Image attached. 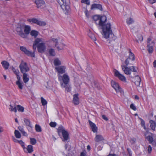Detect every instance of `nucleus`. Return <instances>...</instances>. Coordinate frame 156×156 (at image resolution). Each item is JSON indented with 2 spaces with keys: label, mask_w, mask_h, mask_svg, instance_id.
<instances>
[{
  "label": "nucleus",
  "mask_w": 156,
  "mask_h": 156,
  "mask_svg": "<svg viewBox=\"0 0 156 156\" xmlns=\"http://www.w3.org/2000/svg\"><path fill=\"white\" fill-rule=\"evenodd\" d=\"M93 18L96 24L101 27L102 34L104 37L106 39L110 38V42L115 41L116 37L112 33L111 23H105L107 21L106 16H101L99 15H95L93 16Z\"/></svg>",
  "instance_id": "1"
},
{
  "label": "nucleus",
  "mask_w": 156,
  "mask_h": 156,
  "mask_svg": "<svg viewBox=\"0 0 156 156\" xmlns=\"http://www.w3.org/2000/svg\"><path fill=\"white\" fill-rule=\"evenodd\" d=\"M128 51V55L124 61V64H122L121 65V67L125 74L130 75L132 72H136L137 70L135 66H128L133 65V62L135 60V56L130 49L129 48Z\"/></svg>",
  "instance_id": "2"
},
{
  "label": "nucleus",
  "mask_w": 156,
  "mask_h": 156,
  "mask_svg": "<svg viewBox=\"0 0 156 156\" xmlns=\"http://www.w3.org/2000/svg\"><path fill=\"white\" fill-rule=\"evenodd\" d=\"M57 132L59 135L62 133L63 137L62 140L63 141L68 142L69 141V134L62 125H60L58 127L57 129Z\"/></svg>",
  "instance_id": "3"
},
{
  "label": "nucleus",
  "mask_w": 156,
  "mask_h": 156,
  "mask_svg": "<svg viewBox=\"0 0 156 156\" xmlns=\"http://www.w3.org/2000/svg\"><path fill=\"white\" fill-rule=\"evenodd\" d=\"M58 3L66 14L69 13L70 9L69 6V0H56Z\"/></svg>",
  "instance_id": "4"
},
{
  "label": "nucleus",
  "mask_w": 156,
  "mask_h": 156,
  "mask_svg": "<svg viewBox=\"0 0 156 156\" xmlns=\"http://www.w3.org/2000/svg\"><path fill=\"white\" fill-rule=\"evenodd\" d=\"M58 77L61 86L68 85L70 82V77L67 73H65L62 75H58Z\"/></svg>",
  "instance_id": "5"
},
{
  "label": "nucleus",
  "mask_w": 156,
  "mask_h": 156,
  "mask_svg": "<svg viewBox=\"0 0 156 156\" xmlns=\"http://www.w3.org/2000/svg\"><path fill=\"white\" fill-rule=\"evenodd\" d=\"M27 21L31 23L36 24L40 26H44L46 24V23L45 22L39 20L38 19L34 18L28 19L27 20Z\"/></svg>",
  "instance_id": "6"
},
{
  "label": "nucleus",
  "mask_w": 156,
  "mask_h": 156,
  "mask_svg": "<svg viewBox=\"0 0 156 156\" xmlns=\"http://www.w3.org/2000/svg\"><path fill=\"white\" fill-rule=\"evenodd\" d=\"M112 87L115 90L116 93H123V91L122 89L120 87L118 83L112 80L111 82Z\"/></svg>",
  "instance_id": "7"
},
{
  "label": "nucleus",
  "mask_w": 156,
  "mask_h": 156,
  "mask_svg": "<svg viewBox=\"0 0 156 156\" xmlns=\"http://www.w3.org/2000/svg\"><path fill=\"white\" fill-rule=\"evenodd\" d=\"M114 75L118 78L121 81L125 83L127 82L126 77L124 75L121 74L117 70L115 69L113 70Z\"/></svg>",
  "instance_id": "8"
},
{
  "label": "nucleus",
  "mask_w": 156,
  "mask_h": 156,
  "mask_svg": "<svg viewBox=\"0 0 156 156\" xmlns=\"http://www.w3.org/2000/svg\"><path fill=\"white\" fill-rule=\"evenodd\" d=\"M20 50L24 52V53L27 55L29 57H35V52L27 50L26 48L23 46H20Z\"/></svg>",
  "instance_id": "9"
},
{
  "label": "nucleus",
  "mask_w": 156,
  "mask_h": 156,
  "mask_svg": "<svg viewBox=\"0 0 156 156\" xmlns=\"http://www.w3.org/2000/svg\"><path fill=\"white\" fill-rule=\"evenodd\" d=\"M20 70L22 73H27L30 70V68L28 67L27 63L22 61L20 64Z\"/></svg>",
  "instance_id": "10"
},
{
  "label": "nucleus",
  "mask_w": 156,
  "mask_h": 156,
  "mask_svg": "<svg viewBox=\"0 0 156 156\" xmlns=\"http://www.w3.org/2000/svg\"><path fill=\"white\" fill-rule=\"evenodd\" d=\"M43 41L39 43L37 45V49L38 52L40 53H42L45 51L46 50V46L45 43Z\"/></svg>",
  "instance_id": "11"
},
{
  "label": "nucleus",
  "mask_w": 156,
  "mask_h": 156,
  "mask_svg": "<svg viewBox=\"0 0 156 156\" xmlns=\"http://www.w3.org/2000/svg\"><path fill=\"white\" fill-rule=\"evenodd\" d=\"M145 138L148 141L150 144L153 145V143L154 141V139L153 138V134L148 132H145L144 133Z\"/></svg>",
  "instance_id": "12"
},
{
  "label": "nucleus",
  "mask_w": 156,
  "mask_h": 156,
  "mask_svg": "<svg viewBox=\"0 0 156 156\" xmlns=\"http://www.w3.org/2000/svg\"><path fill=\"white\" fill-rule=\"evenodd\" d=\"M66 67L64 66H58L55 68L56 72L58 73V75L66 73Z\"/></svg>",
  "instance_id": "13"
},
{
  "label": "nucleus",
  "mask_w": 156,
  "mask_h": 156,
  "mask_svg": "<svg viewBox=\"0 0 156 156\" xmlns=\"http://www.w3.org/2000/svg\"><path fill=\"white\" fill-rule=\"evenodd\" d=\"M90 9L92 10L97 9L101 11L103 10L102 5L100 4H97L96 3H94L91 5Z\"/></svg>",
  "instance_id": "14"
},
{
  "label": "nucleus",
  "mask_w": 156,
  "mask_h": 156,
  "mask_svg": "<svg viewBox=\"0 0 156 156\" xmlns=\"http://www.w3.org/2000/svg\"><path fill=\"white\" fill-rule=\"evenodd\" d=\"M34 2L38 8H41V7L45 4L44 0H34Z\"/></svg>",
  "instance_id": "15"
},
{
  "label": "nucleus",
  "mask_w": 156,
  "mask_h": 156,
  "mask_svg": "<svg viewBox=\"0 0 156 156\" xmlns=\"http://www.w3.org/2000/svg\"><path fill=\"white\" fill-rule=\"evenodd\" d=\"M79 94L78 93L74 94L73 95V103L75 105L79 104L80 101L79 98Z\"/></svg>",
  "instance_id": "16"
},
{
  "label": "nucleus",
  "mask_w": 156,
  "mask_h": 156,
  "mask_svg": "<svg viewBox=\"0 0 156 156\" xmlns=\"http://www.w3.org/2000/svg\"><path fill=\"white\" fill-rule=\"evenodd\" d=\"M12 70L17 76L18 80L16 82V84L20 88V77L19 75V70L18 69L16 70L13 67H12Z\"/></svg>",
  "instance_id": "17"
},
{
  "label": "nucleus",
  "mask_w": 156,
  "mask_h": 156,
  "mask_svg": "<svg viewBox=\"0 0 156 156\" xmlns=\"http://www.w3.org/2000/svg\"><path fill=\"white\" fill-rule=\"evenodd\" d=\"M43 41V39L42 38H36L34 40L33 45V48L34 50H35L37 47V44Z\"/></svg>",
  "instance_id": "18"
},
{
  "label": "nucleus",
  "mask_w": 156,
  "mask_h": 156,
  "mask_svg": "<svg viewBox=\"0 0 156 156\" xmlns=\"http://www.w3.org/2000/svg\"><path fill=\"white\" fill-rule=\"evenodd\" d=\"M89 122L92 131L94 133H97L98 128L96 125L90 120L89 121Z\"/></svg>",
  "instance_id": "19"
},
{
  "label": "nucleus",
  "mask_w": 156,
  "mask_h": 156,
  "mask_svg": "<svg viewBox=\"0 0 156 156\" xmlns=\"http://www.w3.org/2000/svg\"><path fill=\"white\" fill-rule=\"evenodd\" d=\"M94 140L96 142H99L103 141L105 139L104 137L101 135L96 134Z\"/></svg>",
  "instance_id": "20"
},
{
  "label": "nucleus",
  "mask_w": 156,
  "mask_h": 156,
  "mask_svg": "<svg viewBox=\"0 0 156 156\" xmlns=\"http://www.w3.org/2000/svg\"><path fill=\"white\" fill-rule=\"evenodd\" d=\"M33 151V146L31 145H28L24 150L25 152L29 153H32Z\"/></svg>",
  "instance_id": "21"
},
{
  "label": "nucleus",
  "mask_w": 156,
  "mask_h": 156,
  "mask_svg": "<svg viewBox=\"0 0 156 156\" xmlns=\"http://www.w3.org/2000/svg\"><path fill=\"white\" fill-rule=\"evenodd\" d=\"M135 84L137 86H139L141 80L140 77L139 76H135Z\"/></svg>",
  "instance_id": "22"
},
{
  "label": "nucleus",
  "mask_w": 156,
  "mask_h": 156,
  "mask_svg": "<svg viewBox=\"0 0 156 156\" xmlns=\"http://www.w3.org/2000/svg\"><path fill=\"white\" fill-rule=\"evenodd\" d=\"M23 80L25 83H27L29 80V75L27 73H23Z\"/></svg>",
  "instance_id": "23"
},
{
  "label": "nucleus",
  "mask_w": 156,
  "mask_h": 156,
  "mask_svg": "<svg viewBox=\"0 0 156 156\" xmlns=\"http://www.w3.org/2000/svg\"><path fill=\"white\" fill-rule=\"evenodd\" d=\"M23 121L26 125V126L28 129V128L30 129H32V126L30 124V122L29 119L24 118Z\"/></svg>",
  "instance_id": "24"
},
{
  "label": "nucleus",
  "mask_w": 156,
  "mask_h": 156,
  "mask_svg": "<svg viewBox=\"0 0 156 156\" xmlns=\"http://www.w3.org/2000/svg\"><path fill=\"white\" fill-rule=\"evenodd\" d=\"M149 122L150 123V127L152 130L155 131L156 126V123L153 120H150Z\"/></svg>",
  "instance_id": "25"
},
{
  "label": "nucleus",
  "mask_w": 156,
  "mask_h": 156,
  "mask_svg": "<svg viewBox=\"0 0 156 156\" xmlns=\"http://www.w3.org/2000/svg\"><path fill=\"white\" fill-rule=\"evenodd\" d=\"M9 109L10 111H13L15 112H16L17 110H18L19 111H20V105H17V107H16L15 106L13 107L12 106V105H10Z\"/></svg>",
  "instance_id": "26"
},
{
  "label": "nucleus",
  "mask_w": 156,
  "mask_h": 156,
  "mask_svg": "<svg viewBox=\"0 0 156 156\" xmlns=\"http://www.w3.org/2000/svg\"><path fill=\"white\" fill-rule=\"evenodd\" d=\"M3 67L5 69H8L9 66V63L6 61H4L1 62Z\"/></svg>",
  "instance_id": "27"
},
{
  "label": "nucleus",
  "mask_w": 156,
  "mask_h": 156,
  "mask_svg": "<svg viewBox=\"0 0 156 156\" xmlns=\"http://www.w3.org/2000/svg\"><path fill=\"white\" fill-rule=\"evenodd\" d=\"M31 30V28L29 25H25L24 27V31L26 34H28Z\"/></svg>",
  "instance_id": "28"
},
{
  "label": "nucleus",
  "mask_w": 156,
  "mask_h": 156,
  "mask_svg": "<svg viewBox=\"0 0 156 156\" xmlns=\"http://www.w3.org/2000/svg\"><path fill=\"white\" fill-rule=\"evenodd\" d=\"M61 87L65 88V91L67 92H70L71 90V87L70 85L69 84L68 85H65L63 86H61Z\"/></svg>",
  "instance_id": "29"
},
{
  "label": "nucleus",
  "mask_w": 156,
  "mask_h": 156,
  "mask_svg": "<svg viewBox=\"0 0 156 156\" xmlns=\"http://www.w3.org/2000/svg\"><path fill=\"white\" fill-rule=\"evenodd\" d=\"M147 45H150V46H154L155 44V42L154 41H152L150 37H149L147 40Z\"/></svg>",
  "instance_id": "30"
},
{
  "label": "nucleus",
  "mask_w": 156,
  "mask_h": 156,
  "mask_svg": "<svg viewBox=\"0 0 156 156\" xmlns=\"http://www.w3.org/2000/svg\"><path fill=\"white\" fill-rule=\"evenodd\" d=\"M39 32L37 30H32L30 32V35L34 38H36L38 35Z\"/></svg>",
  "instance_id": "31"
},
{
  "label": "nucleus",
  "mask_w": 156,
  "mask_h": 156,
  "mask_svg": "<svg viewBox=\"0 0 156 156\" xmlns=\"http://www.w3.org/2000/svg\"><path fill=\"white\" fill-rule=\"evenodd\" d=\"M51 41H52L54 42V43H55V46L57 47V48L58 50L59 51L61 49L59 48V47L57 46V45L58 44V40L57 39L52 38L51 39L49 40V42H50Z\"/></svg>",
  "instance_id": "32"
},
{
  "label": "nucleus",
  "mask_w": 156,
  "mask_h": 156,
  "mask_svg": "<svg viewBox=\"0 0 156 156\" xmlns=\"http://www.w3.org/2000/svg\"><path fill=\"white\" fill-rule=\"evenodd\" d=\"M54 63L55 66H60L61 64V61L58 58L54 60Z\"/></svg>",
  "instance_id": "33"
},
{
  "label": "nucleus",
  "mask_w": 156,
  "mask_h": 156,
  "mask_svg": "<svg viewBox=\"0 0 156 156\" xmlns=\"http://www.w3.org/2000/svg\"><path fill=\"white\" fill-rule=\"evenodd\" d=\"M50 56H55V50L53 48H51L48 50Z\"/></svg>",
  "instance_id": "34"
},
{
  "label": "nucleus",
  "mask_w": 156,
  "mask_h": 156,
  "mask_svg": "<svg viewBox=\"0 0 156 156\" xmlns=\"http://www.w3.org/2000/svg\"><path fill=\"white\" fill-rule=\"evenodd\" d=\"M126 22L127 24L129 25L133 23L134 22V20L133 18H127L126 20Z\"/></svg>",
  "instance_id": "35"
},
{
  "label": "nucleus",
  "mask_w": 156,
  "mask_h": 156,
  "mask_svg": "<svg viewBox=\"0 0 156 156\" xmlns=\"http://www.w3.org/2000/svg\"><path fill=\"white\" fill-rule=\"evenodd\" d=\"M153 46H150V45H147V50L148 53L149 54H151L152 53L153 51Z\"/></svg>",
  "instance_id": "36"
},
{
  "label": "nucleus",
  "mask_w": 156,
  "mask_h": 156,
  "mask_svg": "<svg viewBox=\"0 0 156 156\" xmlns=\"http://www.w3.org/2000/svg\"><path fill=\"white\" fill-rule=\"evenodd\" d=\"M41 102L43 106H45L47 104L48 102L43 97L41 98Z\"/></svg>",
  "instance_id": "37"
},
{
  "label": "nucleus",
  "mask_w": 156,
  "mask_h": 156,
  "mask_svg": "<svg viewBox=\"0 0 156 156\" xmlns=\"http://www.w3.org/2000/svg\"><path fill=\"white\" fill-rule=\"evenodd\" d=\"M139 119L140 120V124L141 126L143 127L146 130V128L145 126V123L144 121L141 118H139Z\"/></svg>",
  "instance_id": "38"
},
{
  "label": "nucleus",
  "mask_w": 156,
  "mask_h": 156,
  "mask_svg": "<svg viewBox=\"0 0 156 156\" xmlns=\"http://www.w3.org/2000/svg\"><path fill=\"white\" fill-rule=\"evenodd\" d=\"M35 129L36 131L37 132H41L42 131L41 126L38 124H36L35 126Z\"/></svg>",
  "instance_id": "39"
},
{
  "label": "nucleus",
  "mask_w": 156,
  "mask_h": 156,
  "mask_svg": "<svg viewBox=\"0 0 156 156\" xmlns=\"http://www.w3.org/2000/svg\"><path fill=\"white\" fill-rule=\"evenodd\" d=\"M128 140L132 144L135 143L136 140V138L133 137L130 138V139Z\"/></svg>",
  "instance_id": "40"
},
{
  "label": "nucleus",
  "mask_w": 156,
  "mask_h": 156,
  "mask_svg": "<svg viewBox=\"0 0 156 156\" xmlns=\"http://www.w3.org/2000/svg\"><path fill=\"white\" fill-rule=\"evenodd\" d=\"M36 140L34 138H30V143L32 145H35L36 143Z\"/></svg>",
  "instance_id": "41"
},
{
  "label": "nucleus",
  "mask_w": 156,
  "mask_h": 156,
  "mask_svg": "<svg viewBox=\"0 0 156 156\" xmlns=\"http://www.w3.org/2000/svg\"><path fill=\"white\" fill-rule=\"evenodd\" d=\"M88 35L89 37L94 41L96 40V38L94 36V35L93 34L90 33L88 34Z\"/></svg>",
  "instance_id": "42"
},
{
  "label": "nucleus",
  "mask_w": 156,
  "mask_h": 156,
  "mask_svg": "<svg viewBox=\"0 0 156 156\" xmlns=\"http://www.w3.org/2000/svg\"><path fill=\"white\" fill-rule=\"evenodd\" d=\"M15 136L17 138H20V132L19 131L15 130L14 132Z\"/></svg>",
  "instance_id": "43"
},
{
  "label": "nucleus",
  "mask_w": 156,
  "mask_h": 156,
  "mask_svg": "<svg viewBox=\"0 0 156 156\" xmlns=\"http://www.w3.org/2000/svg\"><path fill=\"white\" fill-rule=\"evenodd\" d=\"M20 132L22 135L23 136H27V133L23 129H20Z\"/></svg>",
  "instance_id": "44"
},
{
  "label": "nucleus",
  "mask_w": 156,
  "mask_h": 156,
  "mask_svg": "<svg viewBox=\"0 0 156 156\" xmlns=\"http://www.w3.org/2000/svg\"><path fill=\"white\" fill-rule=\"evenodd\" d=\"M49 125L51 127H55L56 126L57 124L55 122H50Z\"/></svg>",
  "instance_id": "45"
},
{
  "label": "nucleus",
  "mask_w": 156,
  "mask_h": 156,
  "mask_svg": "<svg viewBox=\"0 0 156 156\" xmlns=\"http://www.w3.org/2000/svg\"><path fill=\"white\" fill-rule=\"evenodd\" d=\"M130 106V108L134 111H136L137 109L136 107L132 103L131 104Z\"/></svg>",
  "instance_id": "46"
},
{
  "label": "nucleus",
  "mask_w": 156,
  "mask_h": 156,
  "mask_svg": "<svg viewBox=\"0 0 156 156\" xmlns=\"http://www.w3.org/2000/svg\"><path fill=\"white\" fill-rule=\"evenodd\" d=\"M81 2L82 3H85L88 5H89L90 4V2L88 1L87 0H82Z\"/></svg>",
  "instance_id": "47"
},
{
  "label": "nucleus",
  "mask_w": 156,
  "mask_h": 156,
  "mask_svg": "<svg viewBox=\"0 0 156 156\" xmlns=\"http://www.w3.org/2000/svg\"><path fill=\"white\" fill-rule=\"evenodd\" d=\"M152 151V147L150 145H149L147 147V151L149 154H151Z\"/></svg>",
  "instance_id": "48"
},
{
  "label": "nucleus",
  "mask_w": 156,
  "mask_h": 156,
  "mask_svg": "<svg viewBox=\"0 0 156 156\" xmlns=\"http://www.w3.org/2000/svg\"><path fill=\"white\" fill-rule=\"evenodd\" d=\"M20 144L21 145L22 147H23L24 151L25 150L26 147L25 146V144L21 140H20Z\"/></svg>",
  "instance_id": "49"
},
{
  "label": "nucleus",
  "mask_w": 156,
  "mask_h": 156,
  "mask_svg": "<svg viewBox=\"0 0 156 156\" xmlns=\"http://www.w3.org/2000/svg\"><path fill=\"white\" fill-rule=\"evenodd\" d=\"M86 153V151L84 150L82 152L80 153V156H87Z\"/></svg>",
  "instance_id": "50"
},
{
  "label": "nucleus",
  "mask_w": 156,
  "mask_h": 156,
  "mask_svg": "<svg viewBox=\"0 0 156 156\" xmlns=\"http://www.w3.org/2000/svg\"><path fill=\"white\" fill-rule=\"evenodd\" d=\"M84 13L85 14L87 18H88L89 17V13L87 9H86V10L85 11Z\"/></svg>",
  "instance_id": "51"
},
{
  "label": "nucleus",
  "mask_w": 156,
  "mask_h": 156,
  "mask_svg": "<svg viewBox=\"0 0 156 156\" xmlns=\"http://www.w3.org/2000/svg\"><path fill=\"white\" fill-rule=\"evenodd\" d=\"M12 138L14 142L20 143V141L19 140L16 139L14 136H12Z\"/></svg>",
  "instance_id": "52"
},
{
  "label": "nucleus",
  "mask_w": 156,
  "mask_h": 156,
  "mask_svg": "<svg viewBox=\"0 0 156 156\" xmlns=\"http://www.w3.org/2000/svg\"><path fill=\"white\" fill-rule=\"evenodd\" d=\"M149 2L151 4L156 2V0H148Z\"/></svg>",
  "instance_id": "53"
},
{
  "label": "nucleus",
  "mask_w": 156,
  "mask_h": 156,
  "mask_svg": "<svg viewBox=\"0 0 156 156\" xmlns=\"http://www.w3.org/2000/svg\"><path fill=\"white\" fill-rule=\"evenodd\" d=\"M102 118L105 121L108 120V118L105 115H103L102 116Z\"/></svg>",
  "instance_id": "54"
},
{
  "label": "nucleus",
  "mask_w": 156,
  "mask_h": 156,
  "mask_svg": "<svg viewBox=\"0 0 156 156\" xmlns=\"http://www.w3.org/2000/svg\"><path fill=\"white\" fill-rule=\"evenodd\" d=\"M24 108L22 106L20 105V112H23L24 111Z\"/></svg>",
  "instance_id": "55"
},
{
  "label": "nucleus",
  "mask_w": 156,
  "mask_h": 156,
  "mask_svg": "<svg viewBox=\"0 0 156 156\" xmlns=\"http://www.w3.org/2000/svg\"><path fill=\"white\" fill-rule=\"evenodd\" d=\"M139 40L141 41H143V38L142 35H140L139 36Z\"/></svg>",
  "instance_id": "56"
},
{
  "label": "nucleus",
  "mask_w": 156,
  "mask_h": 156,
  "mask_svg": "<svg viewBox=\"0 0 156 156\" xmlns=\"http://www.w3.org/2000/svg\"><path fill=\"white\" fill-rule=\"evenodd\" d=\"M127 151H128L129 154H130V153H132V152L131 150V149L130 148H127Z\"/></svg>",
  "instance_id": "57"
},
{
  "label": "nucleus",
  "mask_w": 156,
  "mask_h": 156,
  "mask_svg": "<svg viewBox=\"0 0 156 156\" xmlns=\"http://www.w3.org/2000/svg\"><path fill=\"white\" fill-rule=\"evenodd\" d=\"M16 31L18 33V34H20V27H17L16 28Z\"/></svg>",
  "instance_id": "58"
},
{
  "label": "nucleus",
  "mask_w": 156,
  "mask_h": 156,
  "mask_svg": "<svg viewBox=\"0 0 156 156\" xmlns=\"http://www.w3.org/2000/svg\"><path fill=\"white\" fill-rule=\"evenodd\" d=\"M87 149L88 151H89L91 149L89 145H88L87 146Z\"/></svg>",
  "instance_id": "59"
},
{
  "label": "nucleus",
  "mask_w": 156,
  "mask_h": 156,
  "mask_svg": "<svg viewBox=\"0 0 156 156\" xmlns=\"http://www.w3.org/2000/svg\"><path fill=\"white\" fill-rule=\"evenodd\" d=\"M154 67H156V60H155L153 63Z\"/></svg>",
  "instance_id": "60"
},
{
  "label": "nucleus",
  "mask_w": 156,
  "mask_h": 156,
  "mask_svg": "<svg viewBox=\"0 0 156 156\" xmlns=\"http://www.w3.org/2000/svg\"><path fill=\"white\" fill-rule=\"evenodd\" d=\"M134 98L136 100H139V97L137 95H135V96Z\"/></svg>",
  "instance_id": "61"
},
{
  "label": "nucleus",
  "mask_w": 156,
  "mask_h": 156,
  "mask_svg": "<svg viewBox=\"0 0 156 156\" xmlns=\"http://www.w3.org/2000/svg\"><path fill=\"white\" fill-rule=\"evenodd\" d=\"M23 88L22 83L20 82V89H21Z\"/></svg>",
  "instance_id": "62"
},
{
  "label": "nucleus",
  "mask_w": 156,
  "mask_h": 156,
  "mask_svg": "<svg viewBox=\"0 0 156 156\" xmlns=\"http://www.w3.org/2000/svg\"><path fill=\"white\" fill-rule=\"evenodd\" d=\"M20 36L21 37H23V36H24V34H22L21 33V31H20Z\"/></svg>",
  "instance_id": "63"
},
{
  "label": "nucleus",
  "mask_w": 156,
  "mask_h": 156,
  "mask_svg": "<svg viewBox=\"0 0 156 156\" xmlns=\"http://www.w3.org/2000/svg\"><path fill=\"white\" fill-rule=\"evenodd\" d=\"M3 131V129L1 127L0 128V133L2 132Z\"/></svg>",
  "instance_id": "64"
}]
</instances>
